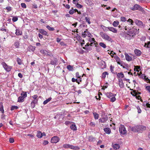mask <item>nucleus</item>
Here are the masks:
<instances>
[{
	"label": "nucleus",
	"instance_id": "f257e3e1",
	"mask_svg": "<svg viewBox=\"0 0 150 150\" xmlns=\"http://www.w3.org/2000/svg\"><path fill=\"white\" fill-rule=\"evenodd\" d=\"M133 32L132 31H130L129 33H124V36L125 38L128 40H130L133 38V37L136 35V33H138V31L136 29L134 28Z\"/></svg>",
	"mask_w": 150,
	"mask_h": 150
},
{
	"label": "nucleus",
	"instance_id": "f03ea898",
	"mask_svg": "<svg viewBox=\"0 0 150 150\" xmlns=\"http://www.w3.org/2000/svg\"><path fill=\"white\" fill-rule=\"evenodd\" d=\"M146 127L142 125H137L132 128V130L134 132L142 133L143 131L146 129Z\"/></svg>",
	"mask_w": 150,
	"mask_h": 150
},
{
	"label": "nucleus",
	"instance_id": "7ed1b4c3",
	"mask_svg": "<svg viewBox=\"0 0 150 150\" xmlns=\"http://www.w3.org/2000/svg\"><path fill=\"white\" fill-rule=\"evenodd\" d=\"M21 95V96L18 98V101L20 103H22L24 101V99L27 96V92L22 91Z\"/></svg>",
	"mask_w": 150,
	"mask_h": 150
},
{
	"label": "nucleus",
	"instance_id": "20e7f679",
	"mask_svg": "<svg viewBox=\"0 0 150 150\" xmlns=\"http://www.w3.org/2000/svg\"><path fill=\"white\" fill-rule=\"evenodd\" d=\"M129 9L132 11L138 10L142 12L144 11V10L143 8L141 6L137 4H135L134 6L130 7Z\"/></svg>",
	"mask_w": 150,
	"mask_h": 150
},
{
	"label": "nucleus",
	"instance_id": "39448f33",
	"mask_svg": "<svg viewBox=\"0 0 150 150\" xmlns=\"http://www.w3.org/2000/svg\"><path fill=\"white\" fill-rule=\"evenodd\" d=\"M100 34L103 39L109 41H111L112 40L111 38L106 34L104 33L103 32H100Z\"/></svg>",
	"mask_w": 150,
	"mask_h": 150
},
{
	"label": "nucleus",
	"instance_id": "423d86ee",
	"mask_svg": "<svg viewBox=\"0 0 150 150\" xmlns=\"http://www.w3.org/2000/svg\"><path fill=\"white\" fill-rule=\"evenodd\" d=\"M1 64L6 71L9 72L11 70L12 68L11 67L8 65L6 63L3 62L1 63Z\"/></svg>",
	"mask_w": 150,
	"mask_h": 150
},
{
	"label": "nucleus",
	"instance_id": "0eeeda50",
	"mask_svg": "<svg viewBox=\"0 0 150 150\" xmlns=\"http://www.w3.org/2000/svg\"><path fill=\"white\" fill-rule=\"evenodd\" d=\"M82 35V37L84 38L86 37V36L90 38H91L92 37V35L88 31V30H86L83 32Z\"/></svg>",
	"mask_w": 150,
	"mask_h": 150
},
{
	"label": "nucleus",
	"instance_id": "6e6552de",
	"mask_svg": "<svg viewBox=\"0 0 150 150\" xmlns=\"http://www.w3.org/2000/svg\"><path fill=\"white\" fill-rule=\"evenodd\" d=\"M119 131L120 133L124 134L126 133L127 131L124 125H121L119 127Z\"/></svg>",
	"mask_w": 150,
	"mask_h": 150
},
{
	"label": "nucleus",
	"instance_id": "1a4fd4ad",
	"mask_svg": "<svg viewBox=\"0 0 150 150\" xmlns=\"http://www.w3.org/2000/svg\"><path fill=\"white\" fill-rule=\"evenodd\" d=\"M59 140V138L57 136L53 137L51 139V141L52 143H56Z\"/></svg>",
	"mask_w": 150,
	"mask_h": 150
},
{
	"label": "nucleus",
	"instance_id": "9d476101",
	"mask_svg": "<svg viewBox=\"0 0 150 150\" xmlns=\"http://www.w3.org/2000/svg\"><path fill=\"white\" fill-rule=\"evenodd\" d=\"M107 28L110 31H111L114 33H117V30L116 28L110 27H108Z\"/></svg>",
	"mask_w": 150,
	"mask_h": 150
},
{
	"label": "nucleus",
	"instance_id": "9b49d317",
	"mask_svg": "<svg viewBox=\"0 0 150 150\" xmlns=\"http://www.w3.org/2000/svg\"><path fill=\"white\" fill-rule=\"evenodd\" d=\"M125 57L127 60L130 61L132 60V58L131 57L129 56L128 54L125 53Z\"/></svg>",
	"mask_w": 150,
	"mask_h": 150
},
{
	"label": "nucleus",
	"instance_id": "f8f14e48",
	"mask_svg": "<svg viewBox=\"0 0 150 150\" xmlns=\"http://www.w3.org/2000/svg\"><path fill=\"white\" fill-rule=\"evenodd\" d=\"M57 62V60L56 58H54L50 62V64L53 65H56Z\"/></svg>",
	"mask_w": 150,
	"mask_h": 150
},
{
	"label": "nucleus",
	"instance_id": "ddd939ff",
	"mask_svg": "<svg viewBox=\"0 0 150 150\" xmlns=\"http://www.w3.org/2000/svg\"><path fill=\"white\" fill-rule=\"evenodd\" d=\"M104 130L105 132L108 134H109L111 133V129L109 127L105 128L104 129Z\"/></svg>",
	"mask_w": 150,
	"mask_h": 150
},
{
	"label": "nucleus",
	"instance_id": "4468645a",
	"mask_svg": "<svg viewBox=\"0 0 150 150\" xmlns=\"http://www.w3.org/2000/svg\"><path fill=\"white\" fill-rule=\"evenodd\" d=\"M119 85L121 88H123L124 87V83L122 79H119Z\"/></svg>",
	"mask_w": 150,
	"mask_h": 150
},
{
	"label": "nucleus",
	"instance_id": "2eb2a0df",
	"mask_svg": "<svg viewBox=\"0 0 150 150\" xmlns=\"http://www.w3.org/2000/svg\"><path fill=\"white\" fill-rule=\"evenodd\" d=\"M134 53L135 54L138 56H139L141 55V51L138 49H135L134 51Z\"/></svg>",
	"mask_w": 150,
	"mask_h": 150
},
{
	"label": "nucleus",
	"instance_id": "dca6fc26",
	"mask_svg": "<svg viewBox=\"0 0 150 150\" xmlns=\"http://www.w3.org/2000/svg\"><path fill=\"white\" fill-rule=\"evenodd\" d=\"M115 59L117 62L118 64H121L122 63V62L120 60V58L118 56L115 57Z\"/></svg>",
	"mask_w": 150,
	"mask_h": 150
},
{
	"label": "nucleus",
	"instance_id": "f3484780",
	"mask_svg": "<svg viewBox=\"0 0 150 150\" xmlns=\"http://www.w3.org/2000/svg\"><path fill=\"white\" fill-rule=\"evenodd\" d=\"M39 32L40 33L42 34L43 35H47V32L46 31H45L44 30L42 29H40L39 30Z\"/></svg>",
	"mask_w": 150,
	"mask_h": 150
},
{
	"label": "nucleus",
	"instance_id": "a211bd4d",
	"mask_svg": "<svg viewBox=\"0 0 150 150\" xmlns=\"http://www.w3.org/2000/svg\"><path fill=\"white\" fill-rule=\"evenodd\" d=\"M135 23L137 25H141L142 24V22L137 19H136L135 21Z\"/></svg>",
	"mask_w": 150,
	"mask_h": 150
},
{
	"label": "nucleus",
	"instance_id": "6ab92c4d",
	"mask_svg": "<svg viewBox=\"0 0 150 150\" xmlns=\"http://www.w3.org/2000/svg\"><path fill=\"white\" fill-rule=\"evenodd\" d=\"M114 94H113L111 92H108L106 94V96L108 98H111L114 95Z\"/></svg>",
	"mask_w": 150,
	"mask_h": 150
},
{
	"label": "nucleus",
	"instance_id": "aec40b11",
	"mask_svg": "<svg viewBox=\"0 0 150 150\" xmlns=\"http://www.w3.org/2000/svg\"><path fill=\"white\" fill-rule=\"evenodd\" d=\"M113 147L114 149L117 150L119 149L120 146L119 144H116L113 145Z\"/></svg>",
	"mask_w": 150,
	"mask_h": 150
},
{
	"label": "nucleus",
	"instance_id": "412c9836",
	"mask_svg": "<svg viewBox=\"0 0 150 150\" xmlns=\"http://www.w3.org/2000/svg\"><path fill=\"white\" fill-rule=\"evenodd\" d=\"M96 138L92 136H89L88 140L90 142H94L96 140Z\"/></svg>",
	"mask_w": 150,
	"mask_h": 150
},
{
	"label": "nucleus",
	"instance_id": "4be33fe9",
	"mask_svg": "<svg viewBox=\"0 0 150 150\" xmlns=\"http://www.w3.org/2000/svg\"><path fill=\"white\" fill-rule=\"evenodd\" d=\"M70 148L72 149H74V150H78L80 149V148L78 146H74L73 145H71Z\"/></svg>",
	"mask_w": 150,
	"mask_h": 150
},
{
	"label": "nucleus",
	"instance_id": "5701e85b",
	"mask_svg": "<svg viewBox=\"0 0 150 150\" xmlns=\"http://www.w3.org/2000/svg\"><path fill=\"white\" fill-rule=\"evenodd\" d=\"M0 111H1L2 113H4V112L3 103L2 102L0 103Z\"/></svg>",
	"mask_w": 150,
	"mask_h": 150
},
{
	"label": "nucleus",
	"instance_id": "b1692460",
	"mask_svg": "<svg viewBox=\"0 0 150 150\" xmlns=\"http://www.w3.org/2000/svg\"><path fill=\"white\" fill-rule=\"evenodd\" d=\"M36 136L38 138H41L42 137V133L40 131H38Z\"/></svg>",
	"mask_w": 150,
	"mask_h": 150
},
{
	"label": "nucleus",
	"instance_id": "393cba45",
	"mask_svg": "<svg viewBox=\"0 0 150 150\" xmlns=\"http://www.w3.org/2000/svg\"><path fill=\"white\" fill-rule=\"evenodd\" d=\"M119 22L117 21H115L113 22L112 25L113 26L115 27H117L119 24Z\"/></svg>",
	"mask_w": 150,
	"mask_h": 150
},
{
	"label": "nucleus",
	"instance_id": "a878e982",
	"mask_svg": "<svg viewBox=\"0 0 150 150\" xmlns=\"http://www.w3.org/2000/svg\"><path fill=\"white\" fill-rule=\"evenodd\" d=\"M124 76V75L122 72L119 73L117 74V76L119 78H123Z\"/></svg>",
	"mask_w": 150,
	"mask_h": 150
},
{
	"label": "nucleus",
	"instance_id": "bb28decb",
	"mask_svg": "<svg viewBox=\"0 0 150 150\" xmlns=\"http://www.w3.org/2000/svg\"><path fill=\"white\" fill-rule=\"evenodd\" d=\"M71 129L73 130L74 131L76 130V127L75 124H72L71 125L70 127Z\"/></svg>",
	"mask_w": 150,
	"mask_h": 150
},
{
	"label": "nucleus",
	"instance_id": "cd10ccee",
	"mask_svg": "<svg viewBox=\"0 0 150 150\" xmlns=\"http://www.w3.org/2000/svg\"><path fill=\"white\" fill-rule=\"evenodd\" d=\"M52 99V98L51 97H50L48 98L47 99L45 100L43 102V104L44 105H45L47 104L48 102H49Z\"/></svg>",
	"mask_w": 150,
	"mask_h": 150
},
{
	"label": "nucleus",
	"instance_id": "c85d7f7f",
	"mask_svg": "<svg viewBox=\"0 0 150 150\" xmlns=\"http://www.w3.org/2000/svg\"><path fill=\"white\" fill-rule=\"evenodd\" d=\"M106 75H108V73L106 71H104V72L102 74V78L105 79L106 77Z\"/></svg>",
	"mask_w": 150,
	"mask_h": 150
},
{
	"label": "nucleus",
	"instance_id": "c756f323",
	"mask_svg": "<svg viewBox=\"0 0 150 150\" xmlns=\"http://www.w3.org/2000/svg\"><path fill=\"white\" fill-rule=\"evenodd\" d=\"M99 45L100 46L103 47L104 48H105L106 47V46L105 44L103 42H100L99 43Z\"/></svg>",
	"mask_w": 150,
	"mask_h": 150
},
{
	"label": "nucleus",
	"instance_id": "7c9ffc66",
	"mask_svg": "<svg viewBox=\"0 0 150 150\" xmlns=\"http://www.w3.org/2000/svg\"><path fill=\"white\" fill-rule=\"evenodd\" d=\"M16 32L15 34L17 35H21L22 34V32H20L19 29H16Z\"/></svg>",
	"mask_w": 150,
	"mask_h": 150
},
{
	"label": "nucleus",
	"instance_id": "2f4dec72",
	"mask_svg": "<svg viewBox=\"0 0 150 150\" xmlns=\"http://www.w3.org/2000/svg\"><path fill=\"white\" fill-rule=\"evenodd\" d=\"M93 114L94 115V118L95 119H98L99 117V115L96 112H93Z\"/></svg>",
	"mask_w": 150,
	"mask_h": 150
},
{
	"label": "nucleus",
	"instance_id": "473e14b6",
	"mask_svg": "<svg viewBox=\"0 0 150 150\" xmlns=\"http://www.w3.org/2000/svg\"><path fill=\"white\" fill-rule=\"evenodd\" d=\"M116 96V94H115L113 95V96L111 98L110 101L112 102H114L116 100V98L115 96Z\"/></svg>",
	"mask_w": 150,
	"mask_h": 150
},
{
	"label": "nucleus",
	"instance_id": "72a5a7b5",
	"mask_svg": "<svg viewBox=\"0 0 150 150\" xmlns=\"http://www.w3.org/2000/svg\"><path fill=\"white\" fill-rule=\"evenodd\" d=\"M67 68L70 71H72L73 70V67L70 65H68Z\"/></svg>",
	"mask_w": 150,
	"mask_h": 150
},
{
	"label": "nucleus",
	"instance_id": "f704fd0d",
	"mask_svg": "<svg viewBox=\"0 0 150 150\" xmlns=\"http://www.w3.org/2000/svg\"><path fill=\"white\" fill-rule=\"evenodd\" d=\"M144 47L146 48H150V42H148L147 43H145L144 44Z\"/></svg>",
	"mask_w": 150,
	"mask_h": 150
},
{
	"label": "nucleus",
	"instance_id": "c9c22d12",
	"mask_svg": "<svg viewBox=\"0 0 150 150\" xmlns=\"http://www.w3.org/2000/svg\"><path fill=\"white\" fill-rule=\"evenodd\" d=\"M16 61L18 64L21 65L22 64V60L19 58H17Z\"/></svg>",
	"mask_w": 150,
	"mask_h": 150
},
{
	"label": "nucleus",
	"instance_id": "e433bc0d",
	"mask_svg": "<svg viewBox=\"0 0 150 150\" xmlns=\"http://www.w3.org/2000/svg\"><path fill=\"white\" fill-rule=\"evenodd\" d=\"M102 120L104 122H106L108 120V116L107 115H105L104 117H103L102 118Z\"/></svg>",
	"mask_w": 150,
	"mask_h": 150
},
{
	"label": "nucleus",
	"instance_id": "4c0bfd02",
	"mask_svg": "<svg viewBox=\"0 0 150 150\" xmlns=\"http://www.w3.org/2000/svg\"><path fill=\"white\" fill-rule=\"evenodd\" d=\"M46 28L50 31H53L54 30V28L50 27L49 25H47Z\"/></svg>",
	"mask_w": 150,
	"mask_h": 150
},
{
	"label": "nucleus",
	"instance_id": "58836bf2",
	"mask_svg": "<svg viewBox=\"0 0 150 150\" xmlns=\"http://www.w3.org/2000/svg\"><path fill=\"white\" fill-rule=\"evenodd\" d=\"M85 19L86 20V22H87L88 24H91V22L90 21V19L89 18L86 17L85 18Z\"/></svg>",
	"mask_w": 150,
	"mask_h": 150
},
{
	"label": "nucleus",
	"instance_id": "ea45409f",
	"mask_svg": "<svg viewBox=\"0 0 150 150\" xmlns=\"http://www.w3.org/2000/svg\"><path fill=\"white\" fill-rule=\"evenodd\" d=\"M19 45L20 44L19 42L18 41L15 42L14 44V45L15 46L16 48H18L19 46Z\"/></svg>",
	"mask_w": 150,
	"mask_h": 150
},
{
	"label": "nucleus",
	"instance_id": "a19ab883",
	"mask_svg": "<svg viewBox=\"0 0 150 150\" xmlns=\"http://www.w3.org/2000/svg\"><path fill=\"white\" fill-rule=\"evenodd\" d=\"M80 80V79H74V78H72V81L73 82H75L76 81V82L78 83V84H79L80 83L78 81H79Z\"/></svg>",
	"mask_w": 150,
	"mask_h": 150
},
{
	"label": "nucleus",
	"instance_id": "79ce46f5",
	"mask_svg": "<svg viewBox=\"0 0 150 150\" xmlns=\"http://www.w3.org/2000/svg\"><path fill=\"white\" fill-rule=\"evenodd\" d=\"M70 146H71V145H70L69 144H64L63 145V147L64 148H70Z\"/></svg>",
	"mask_w": 150,
	"mask_h": 150
},
{
	"label": "nucleus",
	"instance_id": "37998d69",
	"mask_svg": "<svg viewBox=\"0 0 150 150\" xmlns=\"http://www.w3.org/2000/svg\"><path fill=\"white\" fill-rule=\"evenodd\" d=\"M18 107L16 106H12L11 108V110H13L14 109H18Z\"/></svg>",
	"mask_w": 150,
	"mask_h": 150
},
{
	"label": "nucleus",
	"instance_id": "c03bdc74",
	"mask_svg": "<svg viewBox=\"0 0 150 150\" xmlns=\"http://www.w3.org/2000/svg\"><path fill=\"white\" fill-rule=\"evenodd\" d=\"M6 9L7 10V12H9L12 10V8L10 6H8L6 8Z\"/></svg>",
	"mask_w": 150,
	"mask_h": 150
},
{
	"label": "nucleus",
	"instance_id": "a18cd8bd",
	"mask_svg": "<svg viewBox=\"0 0 150 150\" xmlns=\"http://www.w3.org/2000/svg\"><path fill=\"white\" fill-rule=\"evenodd\" d=\"M136 108L137 110L138 113L139 114L141 113L142 110L139 107V106H137V107H136Z\"/></svg>",
	"mask_w": 150,
	"mask_h": 150
},
{
	"label": "nucleus",
	"instance_id": "49530a36",
	"mask_svg": "<svg viewBox=\"0 0 150 150\" xmlns=\"http://www.w3.org/2000/svg\"><path fill=\"white\" fill-rule=\"evenodd\" d=\"M120 19L121 21L122 22H125L126 21V18L124 17H121Z\"/></svg>",
	"mask_w": 150,
	"mask_h": 150
},
{
	"label": "nucleus",
	"instance_id": "de8ad7c7",
	"mask_svg": "<svg viewBox=\"0 0 150 150\" xmlns=\"http://www.w3.org/2000/svg\"><path fill=\"white\" fill-rule=\"evenodd\" d=\"M72 9L69 12V13L70 14H72L74 13V9L73 8H72Z\"/></svg>",
	"mask_w": 150,
	"mask_h": 150
},
{
	"label": "nucleus",
	"instance_id": "09e8293b",
	"mask_svg": "<svg viewBox=\"0 0 150 150\" xmlns=\"http://www.w3.org/2000/svg\"><path fill=\"white\" fill-rule=\"evenodd\" d=\"M12 20L13 22H15L18 20V18L17 17H14L13 18Z\"/></svg>",
	"mask_w": 150,
	"mask_h": 150
},
{
	"label": "nucleus",
	"instance_id": "8fccbe9b",
	"mask_svg": "<svg viewBox=\"0 0 150 150\" xmlns=\"http://www.w3.org/2000/svg\"><path fill=\"white\" fill-rule=\"evenodd\" d=\"M89 40L90 42H96V41L95 40L94 38H91L89 39Z\"/></svg>",
	"mask_w": 150,
	"mask_h": 150
},
{
	"label": "nucleus",
	"instance_id": "3c124183",
	"mask_svg": "<svg viewBox=\"0 0 150 150\" xmlns=\"http://www.w3.org/2000/svg\"><path fill=\"white\" fill-rule=\"evenodd\" d=\"M21 6L24 8H26V6L25 4L24 3H22L21 4Z\"/></svg>",
	"mask_w": 150,
	"mask_h": 150
},
{
	"label": "nucleus",
	"instance_id": "603ef678",
	"mask_svg": "<svg viewBox=\"0 0 150 150\" xmlns=\"http://www.w3.org/2000/svg\"><path fill=\"white\" fill-rule=\"evenodd\" d=\"M9 141L11 143H13L14 142V139L12 138H10L9 139Z\"/></svg>",
	"mask_w": 150,
	"mask_h": 150
},
{
	"label": "nucleus",
	"instance_id": "864d4df0",
	"mask_svg": "<svg viewBox=\"0 0 150 150\" xmlns=\"http://www.w3.org/2000/svg\"><path fill=\"white\" fill-rule=\"evenodd\" d=\"M87 48L86 50L87 51H91L92 50V48L91 47H89V45L88 44L87 45Z\"/></svg>",
	"mask_w": 150,
	"mask_h": 150
},
{
	"label": "nucleus",
	"instance_id": "5fc2aeb1",
	"mask_svg": "<svg viewBox=\"0 0 150 150\" xmlns=\"http://www.w3.org/2000/svg\"><path fill=\"white\" fill-rule=\"evenodd\" d=\"M114 67L112 66V65L110 66V71H111V72L112 73H114L113 72V71H114L113 69H114Z\"/></svg>",
	"mask_w": 150,
	"mask_h": 150
},
{
	"label": "nucleus",
	"instance_id": "6e6d98bb",
	"mask_svg": "<svg viewBox=\"0 0 150 150\" xmlns=\"http://www.w3.org/2000/svg\"><path fill=\"white\" fill-rule=\"evenodd\" d=\"M127 21H128L131 22V25H133V23H134L133 21L131 19H129Z\"/></svg>",
	"mask_w": 150,
	"mask_h": 150
},
{
	"label": "nucleus",
	"instance_id": "4d7b16f0",
	"mask_svg": "<svg viewBox=\"0 0 150 150\" xmlns=\"http://www.w3.org/2000/svg\"><path fill=\"white\" fill-rule=\"evenodd\" d=\"M146 89L150 93V86H147L146 87Z\"/></svg>",
	"mask_w": 150,
	"mask_h": 150
},
{
	"label": "nucleus",
	"instance_id": "13d9d810",
	"mask_svg": "<svg viewBox=\"0 0 150 150\" xmlns=\"http://www.w3.org/2000/svg\"><path fill=\"white\" fill-rule=\"evenodd\" d=\"M48 143V142L47 141L45 140L44 141L43 144L44 145H45Z\"/></svg>",
	"mask_w": 150,
	"mask_h": 150
},
{
	"label": "nucleus",
	"instance_id": "bf43d9fd",
	"mask_svg": "<svg viewBox=\"0 0 150 150\" xmlns=\"http://www.w3.org/2000/svg\"><path fill=\"white\" fill-rule=\"evenodd\" d=\"M76 6L79 8H81L82 7V6L79 4H77L76 5Z\"/></svg>",
	"mask_w": 150,
	"mask_h": 150
},
{
	"label": "nucleus",
	"instance_id": "052dcab7",
	"mask_svg": "<svg viewBox=\"0 0 150 150\" xmlns=\"http://www.w3.org/2000/svg\"><path fill=\"white\" fill-rule=\"evenodd\" d=\"M35 104L33 103L32 102L31 103V107L32 108H34L35 107Z\"/></svg>",
	"mask_w": 150,
	"mask_h": 150
},
{
	"label": "nucleus",
	"instance_id": "680f3d73",
	"mask_svg": "<svg viewBox=\"0 0 150 150\" xmlns=\"http://www.w3.org/2000/svg\"><path fill=\"white\" fill-rule=\"evenodd\" d=\"M73 3L74 4L77 5L78 4V2L77 0H73Z\"/></svg>",
	"mask_w": 150,
	"mask_h": 150
},
{
	"label": "nucleus",
	"instance_id": "e2e57ef3",
	"mask_svg": "<svg viewBox=\"0 0 150 150\" xmlns=\"http://www.w3.org/2000/svg\"><path fill=\"white\" fill-rule=\"evenodd\" d=\"M133 93H134V96H136L138 94V92H136V90H134L133 91Z\"/></svg>",
	"mask_w": 150,
	"mask_h": 150
},
{
	"label": "nucleus",
	"instance_id": "0e129e2a",
	"mask_svg": "<svg viewBox=\"0 0 150 150\" xmlns=\"http://www.w3.org/2000/svg\"><path fill=\"white\" fill-rule=\"evenodd\" d=\"M76 77H77L78 78H80V76H79V73L78 72H77L76 73Z\"/></svg>",
	"mask_w": 150,
	"mask_h": 150
},
{
	"label": "nucleus",
	"instance_id": "69168bd1",
	"mask_svg": "<svg viewBox=\"0 0 150 150\" xmlns=\"http://www.w3.org/2000/svg\"><path fill=\"white\" fill-rule=\"evenodd\" d=\"M38 96L37 95H35L32 96V97L34 99V100H38L37 99Z\"/></svg>",
	"mask_w": 150,
	"mask_h": 150
},
{
	"label": "nucleus",
	"instance_id": "338daca9",
	"mask_svg": "<svg viewBox=\"0 0 150 150\" xmlns=\"http://www.w3.org/2000/svg\"><path fill=\"white\" fill-rule=\"evenodd\" d=\"M64 5L65 7L69 9L70 8V6L69 4H66L65 5L64 4Z\"/></svg>",
	"mask_w": 150,
	"mask_h": 150
},
{
	"label": "nucleus",
	"instance_id": "774afa93",
	"mask_svg": "<svg viewBox=\"0 0 150 150\" xmlns=\"http://www.w3.org/2000/svg\"><path fill=\"white\" fill-rule=\"evenodd\" d=\"M38 100H34L33 101H32L31 102L35 104L37 103L38 102Z\"/></svg>",
	"mask_w": 150,
	"mask_h": 150
}]
</instances>
